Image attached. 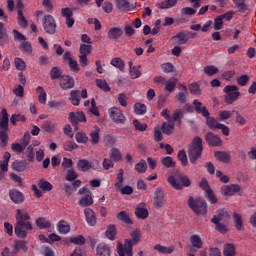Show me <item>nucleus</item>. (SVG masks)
<instances>
[{"mask_svg": "<svg viewBox=\"0 0 256 256\" xmlns=\"http://www.w3.org/2000/svg\"><path fill=\"white\" fill-rule=\"evenodd\" d=\"M16 224L14 226L15 235L19 239L27 237V231H33V224H31V216L27 210L17 209L15 214Z\"/></svg>", "mask_w": 256, "mask_h": 256, "instance_id": "f257e3e1", "label": "nucleus"}, {"mask_svg": "<svg viewBox=\"0 0 256 256\" xmlns=\"http://www.w3.org/2000/svg\"><path fill=\"white\" fill-rule=\"evenodd\" d=\"M132 239H125L124 245L121 242L117 243V252L119 256H133V245H137L141 241V231L136 229L130 233Z\"/></svg>", "mask_w": 256, "mask_h": 256, "instance_id": "f03ea898", "label": "nucleus"}, {"mask_svg": "<svg viewBox=\"0 0 256 256\" xmlns=\"http://www.w3.org/2000/svg\"><path fill=\"white\" fill-rule=\"evenodd\" d=\"M188 157L190 163L195 165L198 159H201L203 155V138L196 136L193 138L192 142L188 145Z\"/></svg>", "mask_w": 256, "mask_h": 256, "instance_id": "7ed1b4c3", "label": "nucleus"}, {"mask_svg": "<svg viewBox=\"0 0 256 256\" xmlns=\"http://www.w3.org/2000/svg\"><path fill=\"white\" fill-rule=\"evenodd\" d=\"M9 143V114L3 108L0 114V147L5 149Z\"/></svg>", "mask_w": 256, "mask_h": 256, "instance_id": "20e7f679", "label": "nucleus"}, {"mask_svg": "<svg viewBox=\"0 0 256 256\" xmlns=\"http://www.w3.org/2000/svg\"><path fill=\"white\" fill-rule=\"evenodd\" d=\"M167 181L176 191H183L184 188L191 187L192 184L189 176L183 173L168 176Z\"/></svg>", "mask_w": 256, "mask_h": 256, "instance_id": "39448f33", "label": "nucleus"}, {"mask_svg": "<svg viewBox=\"0 0 256 256\" xmlns=\"http://www.w3.org/2000/svg\"><path fill=\"white\" fill-rule=\"evenodd\" d=\"M188 207H190L196 215H207V201L203 198L195 199L193 196H190L188 199Z\"/></svg>", "mask_w": 256, "mask_h": 256, "instance_id": "423d86ee", "label": "nucleus"}, {"mask_svg": "<svg viewBox=\"0 0 256 256\" xmlns=\"http://www.w3.org/2000/svg\"><path fill=\"white\" fill-rule=\"evenodd\" d=\"M223 92L226 93L224 96V101L227 105H233L237 99L241 96L239 92V87L235 85H228L224 87Z\"/></svg>", "mask_w": 256, "mask_h": 256, "instance_id": "0eeeda50", "label": "nucleus"}, {"mask_svg": "<svg viewBox=\"0 0 256 256\" xmlns=\"http://www.w3.org/2000/svg\"><path fill=\"white\" fill-rule=\"evenodd\" d=\"M42 25L47 35H55L57 33V21L51 14H46L42 18Z\"/></svg>", "mask_w": 256, "mask_h": 256, "instance_id": "6e6552de", "label": "nucleus"}, {"mask_svg": "<svg viewBox=\"0 0 256 256\" xmlns=\"http://www.w3.org/2000/svg\"><path fill=\"white\" fill-rule=\"evenodd\" d=\"M78 195H83L78 201V205H80V207H91V205H93V193L91 190H89V188L85 186L80 188Z\"/></svg>", "mask_w": 256, "mask_h": 256, "instance_id": "1a4fd4ad", "label": "nucleus"}, {"mask_svg": "<svg viewBox=\"0 0 256 256\" xmlns=\"http://www.w3.org/2000/svg\"><path fill=\"white\" fill-rule=\"evenodd\" d=\"M110 119L116 123V125H125V114L117 107H112L108 110Z\"/></svg>", "mask_w": 256, "mask_h": 256, "instance_id": "9d476101", "label": "nucleus"}, {"mask_svg": "<svg viewBox=\"0 0 256 256\" xmlns=\"http://www.w3.org/2000/svg\"><path fill=\"white\" fill-rule=\"evenodd\" d=\"M167 200L165 199V192L163 189L157 188L154 192V199H153V207L154 209H161L165 207V203Z\"/></svg>", "mask_w": 256, "mask_h": 256, "instance_id": "9b49d317", "label": "nucleus"}, {"mask_svg": "<svg viewBox=\"0 0 256 256\" xmlns=\"http://www.w3.org/2000/svg\"><path fill=\"white\" fill-rule=\"evenodd\" d=\"M205 141L209 147H221V145H223V140H221V137L213 132H207L205 134Z\"/></svg>", "mask_w": 256, "mask_h": 256, "instance_id": "f8f14e48", "label": "nucleus"}, {"mask_svg": "<svg viewBox=\"0 0 256 256\" xmlns=\"http://www.w3.org/2000/svg\"><path fill=\"white\" fill-rule=\"evenodd\" d=\"M9 197L12 203H15L16 205H21V203L25 201V195H23V193L17 189H10Z\"/></svg>", "mask_w": 256, "mask_h": 256, "instance_id": "ddd939ff", "label": "nucleus"}, {"mask_svg": "<svg viewBox=\"0 0 256 256\" xmlns=\"http://www.w3.org/2000/svg\"><path fill=\"white\" fill-rule=\"evenodd\" d=\"M218 220V223H227L229 224V221H231V215H229V212L225 209H221L217 211V214L213 216L211 221Z\"/></svg>", "mask_w": 256, "mask_h": 256, "instance_id": "4468645a", "label": "nucleus"}, {"mask_svg": "<svg viewBox=\"0 0 256 256\" xmlns=\"http://www.w3.org/2000/svg\"><path fill=\"white\" fill-rule=\"evenodd\" d=\"M239 191H241V186H239L238 184L224 186L221 188V193L224 197H231L235 195V193H239Z\"/></svg>", "mask_w": 256, "mask_h": 256, "instance_id": "2eb2a0df", "label": "nucleus"}, {"mask_svg": "<svg viewBox=\"0 0 256 256\" xmlns=\"http://www.w3.org/2000/svg\"><path fill=\"white\" fill-rule=\"evenodd\" d=\"M60 87L63 91H68V89H73L75 87V79L73 77L66 75L60 79Z\"/></svg>", "mask_w": 256, "mask_h": 256, "instance_id": "dca6fc26", "label": "nucleus"}, {"mask_svg": "<svg viewBox=\"0 0 256 256\" xmlns=\"http://www.w3.org/2000/svg\"><path fill=\"white\" fill-rule=\"evenodd\" d=\"M107 37L110 41H118L123 37V30L121 27H112L108 30Z\"/></svg>", "mask_w": 256, "mask_h": 256, "instance_id": "f3484780", "label": "nucleus"}, {"mask_svg": "<svg viewBox=\"0 0 256 256\" xmlns=\"http://www.w3.org/2000/svg\"><path fill=\"white\" fill-rule=\"evenodd\" d=\"M192 105H194L196 113H199L200 115H202V117L206 118L211 115L209 113V110H207V107L203 106V103H201L199 100H193Z\"/></svg>", "mask_w": 256, "mask_h": 256, "instance_id": "a211bd4d", "label": "nucleus"}, {"mask_svg": "<svg viewBox=\"0 0 256 256\" xmlns=\"http://www.w3.org/2000/svg\"><path fill=\"white\" fill-rule=\"evenodd\" d=\"M84 215L90 227H95V225H97V216L95 215V212L91 208H86L84 210Z\"/></svg>", "mask_w": 256, "mask_h": 256, "instance_id": "6ab92c4d", "label": "nucleus"}, {"mask_svg": "<svg viewBox=\"0 0 256 256\" xmlns=\"http://www.w3.org/2000/svg\"><path fill=\"white\" fill-rule=\"evenodd\" d=\"M96 256H111V248L105 243L98 244L96 247Z\"/></svg>", "mask_w": 256, "mask_h": 256, "instance_id": "aec40b11", "label": "nucleus"}, {"mask_svg": "<svg viewBox=\"0 0 256 256\" xmlns=\"http://www.w3.org/2000/svg\"><path fill=\"white\" fill-rule=\"evenodd\" d=\"M91 167H93V164L91 163V161H89L87 159H80L77 162L78 171H82L83 173H85L86 171H89V169H91Z\"/></svg>", "mask_w": 256, "mask_h": 256, "instance_id": "412c9836", "label": "nucleus"}, {"mask_svg": "<svg viewBox=\"0 0 256 256\" xmlns=\"http://www.w3.org/2000/svg\"><path fill=\"white\" fill-rule=\"evenodd\" d=\"M27 161L26 160H15L12 163V169L13 171H17L18 173H21L27 169Z\"/></svg>", "mask_w": 256, "mask_h": 256, "instance_id": "4be33fe9", "label": "nucleus"}, {"mask_svg": "<svg viewBox=\"0 0 256 256\" xmlns=\"http://www.w3.org/2000/svg\"><path fill=\"white\" fill-rule=\"evenodd\" d=\"M214 156L217 161H220L221 163H229L231 161V155L224 151H216L214 152Z\"/></svg>", "mask_w": 256, "mask_h": 256, "instance_id": "5701e85b", "label": "nucleus"}, {"mask_svg": "<svg viewBox=\"0 0 256 256\" xmlns=\"http://www.w3.org/2000/svg\"><path fill=\"white\" fill-rule=\"evenodd\" d=\"M81 92L79 90H72L70 92V98L69 100L71 101L72 105L74 106H79V104L81 103Z\"/></svg>", "mask_w": 256, "mask_h": 256, "instance_id": "b1692460", "label": "nucleus"}, {"mask_svg": "<svg viewBox=\"0 0 256 256\" xmlns=\"http://www.w3.org/2000/svg\"><path fill=\"white\" fill-rule=\"evenodd\" d=\"M155 251H158V253H161L163 255H171L173 251H175V247L173 246H161V244H157L154 246Z\"/></svg>", "mask_w": 256, "mask_h": 256, "instance_id": "393cba45", "label": "nucleus"}, {"mask_svg": "<svg viewBox=\"0 0 256 256\" xmlns=\"http://www.w3.org/2000/svg\"><path fill=\"white\" fill-rule=\"evenodd\" d=\"M116 7L120 13H125V11H129L131 6L128 0H116Z\"/></svg>", "mask_w": 256, "mask_h": 256, "instance_id": "a878e982", "label": "nucleus"}, {"mask_svg": "<svg viewBox=\"0 0 256 256\" xmlns=\"http://www.w3.org/2000/svg\"><path fill=\"white\" fill-rule=\"evenodd\" d=\"M116 218L118 221H121L122 223H126V225H133V220L129 217V214L125 211H121L117 214Z\"/></svg>", "mask_w": 256, "mask_h": 256, "instance_id": "bb28decb", "label": "nucleus"}, {"mask_svg": "<svg viewBox=\"0 0 256 256\" xmlns=\"http://www.w3.org/2000/svg\"><path fill=\"white\" fill-rule=\"evenodd\" d=\"M205 119H206V125L212 131H217V129L219 128V125H221V123H219L215 118H213L211 116H208Z\"/></svg>", "mask_w": 256, "mask_h": 256, "instance_id": "cd10ccee", "label": "nucleus"}, {"mask_svg": "<svg viewBox=\"0 0 256 256\" xmlns=\"http://www.w3.org/2000/svg\"><path fill=\"white\" fill-rule=\"evenodd\" d=\"M105 235L110 241H115V239L117 238V228L115 227V225L109 226L105 232Z\"/></svg>", "mask_w": 256, "mask_h": 256, "instance_id": "c85d7f7f", "label": "nucleus"}, {"mask_svg": "<svg viewBox=\"0 0 256 256\" xmlns=\"http://www.w3.org/2000/svg\"><path fill=\"white\" fill-rule=\"evenodd\" d=\"M57 229H58V232L61 233L62 235H67V233L71 231V226L65 223V220H62L57 224Z\"/></svg>", "mask_w": 256, "mask_h": 256, "instance_id": "c756f323", "label": "nucleus"}, {"mask_svg": "<svg viewBox=\"0 0 256 256\" xmlns=\"http://www.w3.org/2000/svg\"><path fill=\"white\" fill-rule=\"evenodd\" d=\"M99 133H101V130L99 129V127H96V129L90 133L91 145H97L99 143V141L101 139L99 136Z\"/></svg>", "mask_w": 256, "mask_h": 256, "instance_id": "7c9ffc66", "label": "nucleus"}, {"mask_svg": "<svg viewBox=\"0 0 256 256\" xmlns=\"http://www.w3.org/2000/svg\"><path fill=\"white\" fill-rule=\"evenodd\" d=\"M211 223H214L216 231L218 233H222V235H225L227 233V223L219 222V220L211 221Z\"/></svg>", "mask_w": 256, "mask_h": 256, "instance_id": "2f4dec72", "label": "nucleus"}, {"mask_svg": "<svg viewBox=\"0 0 256 256\" xmlns=\"http://www.w3.org/2000/svg\"><path fill=\"white\" fill-rule=\"evenodd\" d=\"M161 164L166 167V169H171L177 165L171 156H165L161 159Z\"/></svg>", "mask_w": 256, "mask_h": 256, "instance_id": "473e14b6", "label": "nucleus"}, {"mask_svg": "<svg viewBox=\"0 0 256 256\" xmlns=\"http://www.w3.org/2000/svg\"><path fill=\"white\" fill-rule=\"evenodd\" d=\"M9 34H7V28H5V24L0 22V45H3L5 41H8Z\"/></svg>", "mask_w": 256, "mask_h": 256, "instance_id": "72a5a7b5", "label": "nucleus"}, {"mask_svg": "<svg viewBox=\"0 0 256 256\" xmlns=\"http://www.w3.org/2000/svg\"><path fill=\"white\" fill-rule=\"evenodd\" d=\"M177 78H171L166 81L165 83V91H168L169 93H173L175 91V87H177Z\"/></svg>", "mask_w": 256, "mask_h": 256, "instance_id": "f704fd0d", "label": "nucleus"}, {"mask_svg": "<svg viewBox=\"0 0 256 256\" xmlns=\"http://www.w3.org/2000/svg\"><path fill=\"white\" fill-rule=\"evenodd\" d=\"M172 39H178V45H185V43L189 42V36L184 32H179Z\"/></svg>", "mask_w": 256, "mask_h": 256, "instance_id": "c9c22d12", "label": "nucleus"}, {"mask_svg": "<svg viewBox=\"0 0 256 256\" xmlns=\"http://www.w3.org/2000/svg\"><path fill=\"white\" fill-rule=\"evenodd\" d=\"M69 121L71 123V125L74 127L75 131L79 130V116L77 114V112H70L69 113Z\"/></svg>", "mask_w": 256, "mask_h": 256, "instance_id": "e433bc0d", "label": "nucleus"}, {"mask_svg": "<svg viewBox=\"0 0 256 256\" xmlns=\"http://www.w3.org/2000/svg\"><path fill=\"white\" fill-rule=\"evenodd\" d=\"M50 77L52 81H55V79L63 78V71L59 67H53L50 71Z\"/></svg>", "mask_w": 256, "mask_h": 256, "instance_id": "4c0bfd02", "label": "nucleus"}, {"mask_svg": "<svg viewBox=\"0 0 256 256\" xmlns=\"http://www.w3.org/2000/svg\"><path fill=\"white\" fill-rule=\"evenodd\" d=\"M190 241L192 246L196 247V249H201L203 247V240H201V237L197 234L192 235Z\"/></svg>", "mask_w": 256, "mask_h": 256, "instance_id": "58836bf2", "label": "nucleus"}, {"mask_svg": "<svg viewBox=\"0 0 256 256\" xmlns=\"http://www.w3.org/2000/svg\"><path fill=\"white\" fill-rule=\"evenodd\" d=\"M175 131V124H169L164 122L162 124V133H164V135H172V133Z\"/></svg>", "mask_w": 256, "mask_h": 256, "instance_id": "ea45409f", "label": "nucleus"}, {"mask_svg": "<svg viewBox=\"0 0 256 256\" xmlns=\"http://www.w3.org/2000/svg\"><path fill=\"white\" fill-rule=\"evenodd\" d=\"M36 225L40 229H49V227H51V222L43 217H39L38 219H36Z\"/></svg>", "mask_w": 256, "mask_h": 256, "instance_id": "a19ab883", "label": "nucleus"}, {"mask_svg": "<svg viewBox=\"0 0 256 256\" xmlns=\"http://www.w3.org/2000/svg\"><path fill=\"white\" fill-rule=\"evenodd\" d=\"M135 215L138 219H147L149 217V211L145 208L137 207Z\"/></svg>", "mask_w": 256, "mask_h": 256, "instance_id": "79ce46f5", "label": "nucleus"}, {"mask_svg": "<svg viewBox=\"0 0 256 256\" xmlns=\"http://www.w3.org/2000/svg\"><path fill=\"white\" fill-rule=\"evenodd\" d=\"M177 5V0H164L163 2L158 4L159 9H171V7H175Z\"/></svg>", "mask_w": 256, "mask_h": 256, "instance_id": "37998d69", "label": "nucleus"}, {"mask_svg": "<svg viewBox=\"0 0 256 256\" xmlns=\"http://www.w3.org/2000/svg\"><path fill=\"white\" fill-rule=\"evenodd\" d=\"M235 223V227L238 231H241L243 229V219L241 217V214L239 213H234L232 215Z\"/></svg>", "mask_w": 256, "mask_h": 256, "instance_id": "c03bdc74", "label": "nucleus"}, {"mask_svg": "<svg viewBox=\"0 0 256 256\" xmlns=\"http://www.w3.org/2000/svg\"><path fill=\"white\" fill-rule=\"evenodd\" d=\"M233 3L239 13H245V11H247V4H245V0H233Z\"/></svg>", "mask_w": 256, "mask_h": 256, "instance_id": "a18cd8bd", "label": "nucleus"}, {"mask_svg": "<svg viewBox=\"0 0 256 256\" xmlns=\"http://www.w3.org/2000/svg\"><path fill=\"white\" fill-rule=\"evenodd\" d=\"M111 65L119 69V71H125V62L121 58H114L111 60Z\"/></svg>", "mask_w": 256, "mask_h": 256, "instance_id": "49530a36", "label": "nucleus"}, {"mask_svg": "<svg viewBox=\"0 0 256 256\" xmlns=\"http://www.w3.org/2000/svg\"><path fill=\"white\" fill-rule=\"evenodd\" d=\"M179 161L181 162V165L183 167H187L189 164V160L187 159V152L185 150H180L177 155Z\"/></svg>", "mask_w": 256, "mask_h": 256, "instance_id": "de8ad7c7", "label": "nucleus"}, {"mask_svg": "<svg viewBox=\"0 0 256 256\" xmlns=\"http://www.w3.org/2000/svg\"><path fill=\"white\" fill-rule=\"evenodd\" d=\"M77 143L87 144L89 142V137L85 132H78L75 135Z\"/></svg>", "mask_w": 256, "mask_h": 256, "instance_id": "09e8293b", "label": "nucleus"}, {"mask_svg": "<svg viewBox=\"0 0 256 256\" xmlns=\"http://www.w3.org/2000/svg\"><path fill=\"white\" fill-rule=\"evenodd\" d=\"M204 73L208 75V77H213V75H217L219 73V68L214 65L204 67Z\"/></svg>", "mask_w": 256, "mask_h": 256, "instance_id": "8fccbe9b", "label": "nucleus"}, {"mask_svg": "<svg viewBox=\"0 0 256 256\" xmlns=\"http://www.w3.org/2000/svg\"><path fill=\"white\" fill-rule=\"evenodd\" d=\"M224 256H235V245L233 244H225L223 250Z\"/></svg>", "mask_w": 256, "mask_h": 256, "instance_id": "3c124183", "label": "nucleus"}, {"mask_svg": "<svg viewBox=\"0 0 256 256\" xmlns=\"http://www.w3.org/2000/svg\"><path fill=\"white\" fill-rule=\"evenodd\" d=\"M38 187L39 189H41L42 191H51L53 189V185L50 184L49 181H46L44 179L40 180L38 182Z\"/></svg>", "mask_w": 256, "mask_h": 256, "instance_id": "603ef678", "label": "nucleus"}, {"mask_svg": "<svg viewBox=\"0 0 256 256\" xmlns=\"http://www.w3.org/2000/svg\"><path fill=\"white\" fill-rule=\"evenodd\" d=\"M134 111L137 115H145L147 113V106L145 104L136 103L134 105Z\"/></svg>", "mask_w": 256, "mask_h": 256, "instance_id": "864d4df0", "label": "nucleus"}, {"mask_svg": "<svg viewBox=\"0 0 256 256\" xmlns=\"http://www.w3.org/2000/svg\"><path fill=\"white\" fill-rule=\"evenodd\" d=\"M70 243L81 246V245H85V243H87V240L83 235H78L76 237L70 238Z\"/></svg>", "mask_w": 256, "mask_h": 256, "instance_id": "5fc2aeb1", "label": "nucleus"}, {"mask_svg": "<svg viewBox=\"0 0 256 256\" xmlns=\"http://www.w3.org/2000/svg\"><path fill=\"white\" fill-rule=\"evenodd\" d=\"M189 91L191 95H201V88L199 86V83L194 82L189 85Z\"/></svg>", "mask_w": 256, "mask_h": 256, "instance_id": "6e6d98bb", "label": "nucleus"}, {"mask_svg": "<svg viewBox=\"0 0 256 256\" xmlns=\"http://www.w3.org/2000/svg\"><path fill=\"white\" fill-rule=\"evenodd\" d=\"M96 85L99 87V89H102V91H105L106 93L111 91V87H109V84L105 80L96 79Z\"/></svg>", "mask_w": 256, "mask_h": 256, "instance_id": "4d7b16f0", "label": "nucleus"}, {"mask_svg": "<svg viewBox=\"0 0 256 256\" xmlns=\"http://www.w3.org/2000/svg\"><path fill=\"white\" fill-rule=\"evenodd\" d=\"M18 25L25 29L27 27V19L23 15V10H18Z\"/></svg>", "mask_w": 256, "mask_h": 256, "instance_id": "13d9d810", "label": "nucleus"}, {"mask_svg": "<svg viewBox=\"0 0 256 256\" xmlns=\"http://www.w3.org/2000/svg\"><path fill=\"white\" fill-rule=\"evenodd\" d=\"M64 150L65 151H75V149L79 148V145H77L75 142L73 141H66L63 144Z\"/></svg>", "mask_w": 256, "mask_h": 256, "instance_id": "bf43d9fd", "label": "nucleus"}, {"mask_svg": "<svg viewBox=\"0 0 256 256\" xmlns=\"http://www.w3.org/2000/svg\"><path fill=\"white\" fill-rule=\"evenodd\" d=\"M141 66H134L129 70L131 79H139L141 77V71L139 70Z\"/></svg>", "mask_w": 256, "mask_h": 256, "instance_id": "052dcab7", "label": "nucleus"}, {"mask_svg": "<svg viewBox=\"0 0 256 256\" xmlns=\"http://www.w3.org/2000/svg\"><path fill=\"white\" fill-rule=\"evenodd\" d=\"M112 161H121V152L117 148H112L110 153Z\"/></svg>", "mask_w": 256, "mask_h": 256, "instance_id": "680f3d73", "label": "nucleus"}, {"mask_svg": "<svg viewBox=\"0 0 256 256\" xmlns=\"http://www.w3.org/2000/svg\"><path fill=\"white\" fill-rule=\"evenodd\" d=\"M116 139L114 136H111V135H106L104 137V145L105 147H113V145H115L116 143Z\"/></svg>", "mask_w": 256, "mask_h": 256, "instance_id": "e2e57ef3", "label": "nucleus"}, {"mask_svg": "<svg viewBox=\"0 0 256 256\" xmlns=\"http://www.w3.org/2000/svg\"><path fill=\"white\" fill-rule=\"evenodd\" d=\"M133 125H134L136 131H141V132L147 131V124H145V123L141 124V122H139V120H137V119L133 120Z\"/></svg>", "mask_w": 256, "mask_h": 256, "instance_id": "0e129e2a", "label": "nucleus"}, {"mask_svg": "<svg viewBox=\"0 0 256 256\" xmlns=\"http://www.w3.org/2000/svg\"><path fill=\"white\" fill-rule=\"evenodd\" d=\"M77 177H79V174L73 168L67 170L66 181H75Z\"/></svg>", "mask_w": 256, "mask_h": 256, "instance_id": "69168bd1", "label": "nucleus"}, {"mask_svg": "<svg viewBox=\"0 0 256 256\" xmlns=\"http://www.w3.org/2000/svg\"><path fill=\"white\" fill-rule=\"evenodd\" d=\"M135 169L138 173H145V171H147V163L145 162V160L138 162L135 165Z\"/></svg>", "mask_w": 256, "mask_h": 256, "instance_id": "338daca9", "label": "nucleus"}, {"mask_svg": "<svg viewBox=\"0 0 256 256\" xmlns=\"http://www.w3.org/2000/svg\"><path fill=\"white\" fill-rule=\"evenodd\" d=\"M91 49H93V46L87 45V44H81L80 46V53L81 55H91Z\"/></svg>", "mask_w": 256, "mask_h": 256, "instance_id": "774afa93", "label": "nucleus"}]
</instances>
